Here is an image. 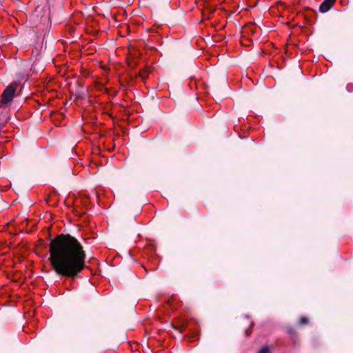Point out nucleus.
<instances>
[{"label":"nucleus","mask_w":353,"mask_h":353,"mask_svg":"<svg viewBox=\"0 0 353 353\" xmlns=\"http://www.w3.org/2000/svg\"><path fill=\"white\" fill-rule=\"evenodd\" d=\"M85 253L82 245L70 235H59L50 242L49 261L59 275L74 276L85 266Z\"/></svg>","instance_id":"f257e3e1"},{"label":"nucleus","mask_w":353,"mask_h":353,"mask_svg":"<svg viewBox=\"0 0 353 353\" xmlns=\"http://www.w3.org/2000/svg\"><path fill=\"white\" fill-rule=\"evenodd\" d=\"M17 88L16 83H12L6 88L2 94L1 102L6 104L11 101L14 96L15 90Z\"/></svg>","instance_id":"f03ea898"},{"label":"nucleus","mask_w":353,"mask_h":353,"mask_svg":"<svg viewBox=\"0 0 353 353\" xmlns=\"http://www.w3.org/2000/svg\"><path fill=\"white\" fill-rule=\"evenodd\" d=\"M336 0H324L319 7V10L324 13L327 12L334 6Z\"/></svg>","instance_id":"7ed1b4c3"},{"label":"nucleus","mask_w":353,"mask_h":353,"mask_svg":"<svg viewBox=\"0 0 353 353\" xmlns=\"http://www.w3.org/2000/svg\"><path fill=\"white\" fill-rule=\"evenodd\" d=\"M299 322L301 324H306L308 323V319L306 317H301Z\"/></svg>","instance_id":"20e7f679"},{"label":"nucleus","mask_w":353,"mask_h":353,"mask_svg":"<svg viewBox=\"0 0 353 353\" xmlns=\"http://www.w3.org/2000/svg\"><path fill=\"white\" fill-rule=\"evenodd\" d=\"M259 353H270V350L268 347H264L259 352Z\"/></svg>","instance_id":"39448f33"}]
</instances>
